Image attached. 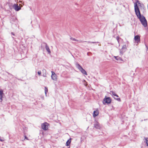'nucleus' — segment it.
Masks as SVG:
<instances>
[{"instance_id": "nucleus-1", "label": "nucleus", "mask_w": 148, "mask_h": 148, "mask_svg": "<svg viewBox=\"0 0 148 148\" xmlns=\"http://www.w3.org/2000/svg\"><path fill=\"white\" fill-rule=\"evenodd\" d=\"M134 10L136 14L140 20L141 24L145 27L147 26V22L145 17L141 15L138 7L137 3H134Z\"/></svg>"}, {"instance_id": "nucleus-2", "label": "nucleus", "mask_w": 148, "mask_h": 148, "mask_svg": "<svg viewBox=\"0 0 148 148\" xmlns=\"http://www.w3.org/2000/svg\"><path fill=\"white\" fill-rule=\"evenodd\" d=\"M76 67L82 73L85 75H87L86 71L78 63L76 64Z\"/></svg>"}, {"instance_id": "nucleus-3", "label": "nucleus", "mask_w": 148, "mask_h": 148, "mask_svg": "<svg viewBox=\"0 0 148 148\" xmlns=\"http://www.w3.org/2000/svg\"><path fill=\"white\" fill-rule=\"evenodd\" d=\"M20 6H19L17 4H14L12 6L13 8L16 11H18L20 10L21 9V7L22 5L21 4H19Z\"/></svg>"}, {"instance_id": "nucleus-4", "label": "nucleus", "mask_w": 148, "mask_h": 148, "mask_svg": "<svg viewBox=\"0 0 148 148\" xmlns=\"http://www.w3.org/2000/svg\"><path fill=\"white\" fill-rule=\"evenodd\" d=\"M127 48L126 45H123L121 49H119L120 55H122L123 53L126 51Z\"/></svg>"}, {"instance_id": "nucleus-5", "label": "nucleus", "mask_w": 148, "mask_h": 148, "mask_svg": "<svg viewBox=\"0 0 148 148\" xmlns=\"http://www.w3.org/2000/svg\"><path fill=\"white\" fill-rule=\"evenodd\" d=\"M49 125V124L48 123L45 122L41 125L42 128L44 130H47L48 129V126Z\"/></svg>"}, {"instance_id": "nucleus-6", "label": "nucleus", "mask_w": 148, "mask_h": 148, "mask_svg": "<svg viewBox=\"0 0 148 148\" xmlns=\"http://www.w3.org/2000/svg\"><path fill=\"white\" fill-rule=\"evenodd\" d=\"M52 75L51 77L52 79L54 81H56L57 80V75L53 71H51Z\"/></svg>"}, {"instance_id": "nucleus-7", "label": "nucleus", "mask_w": 148, "mask_h": 148, "mask_svg": "<svg viewBox=\"0 0 148 148\" xmlns=\"http://www.w3.org/2000/svg\"><path fill=\"white\" fill-rule=\"evenodd\" d=\"M134 39L135 41L137 43L140 42V37L138 35H136L135 36Z\"/></svg>"}, {"instance_id": "nucleus-8", "label": "nucleus", "mask_w": 148, "mask_h": 148, "mask_svg": "<svg viewBox=\"0 0 148 148\" xmlns=\"http://www.w3.org/2000/svg\"><path fill=\"white\" fill-rule=\"evenodd\" d=\"M94 127L96 129H99L101 128V126H100L99 123L96 122L94 124Z\"/></svg>"}, {"instance_id": "nucleus-9", "label": "nucleus", "mask_w": 148, "mask_h": 148, "mask_svg": "<svg viewBox=\"0 0 148 148\" xmlns=\"http://www.w3.org/2000/svg\"><path fill=\"white\" fill-rule=\"evenodd\" d=\"M103 101L106 103H110L111 102V100L110 97L105 98L103 99Z\"/></svg>"}, {"instance_id": "nucleus-10", "label": "nucleus", "mask_w": 148, "mask_h": 148, "mask_svg": "<svg viewBox=\"0 0 148 148\" xmlns=\"http://www.w3.org/2000/svg\"><path fill=\"white\" fill-rule=\"evenodd\" d=\"M114 57L115 59L117 60H118L119 63L122 62L123 61V60L120 57L118 56H114Z\"/></svg>"}, {"instance_id": "nucleus-11", "label": "nucleus", "mask_w": 148, "mask_h": 148, "mask_svg": "<svg viewBox=\"0 0 148 148\" xmlns=\"http://www.w3.org/2000/svg\"><path fill=\"white\" fill-rule=\"evenodd\" d=\"M99 113V112L98 110H96L95 111H94L93 115L94 117H95L97 116Z\"/></svg>"}, {"instance_id": "nucleus-12", "label": "nucleus", "mask_w": 148, "mask_h": 148, "mask_svg": "<svg viewBox=\"0 0 148 148\" xmlns=\"http://www.w3.org/2000/svg\"><path fill=\"white\" fill-rule=\"evenodd\" d=\"M3 91L1 89H0V99L1 101L2 100L3 95Z\"/></svg>"}, {"instance_id": "nucleus-13", "label": "nucleus", "mask_w": 148, "mask_h": 148, "mask_svg": "<svg viewBox=\"0 0 148 148\" xmlns=\"http://www.w3.org/2000/svg\"><path fill=\"white\" fill-rule=\"evenodd\" d=\"M45 48L47 51L48 52V53L50 54L51 53L50 50L49 49V47H48V46H47V44H46Z\"/></svg>"}, {"instance_id": "nucleus-14", "label": "nucleus", "mask_w": 148, "mask_h": 148, "mask_svg": "<svg viewBox=\"0 0 148 148\" xmlns=\"http://www.w3.org/2000/svg\"><path fill=\"white\" fill-rule=\"evenodd\" d=\"M110 93L113 96L117 97H119L117 95H116V93H115V92H114L112 91H110Z\"/></svg>"}, {"instance_id": "nucleus-15", "label": "nucleus", "mask_w": 148, "mask_h": 148, "mask_svg": "<svg viewBox=\"0 0 148 148\" xmlns=\"http://www.w3.org/2000/svg\"><path fill=\"white\" fill-rule=\"evenodd\" d=\"M71 142V138L69 139L66 142V145L67 146H69Z\"/></svg>"}, {"instance_id": "nucleus-16", "label": "nucleus", "mask_w": 148, "mask_h": 148, "mask_svg": "<svg viewBox=\"0 0 148 148\" xmlns=\"http://www.w3.org/2000/svg\"><path fill=\"white\" fill-rule=\"evenodd\" d=\"M42 71L43 72H45V73H44V74H43V75H42V76L44 77H46V70L45 69H43L42 70Z\"/></svg>"}, {"instance_id": "nucleus-17", "label": "nucleus", "mask_w": 148, "mask_h": 148, "mask_svg": "<svg viewBox=\"0 0 148 148\" xmlns=\"http://www.w3.org/2000/svg\"><path fill=\"white\" fill-rule=\"evenodd\" d=\"M45 93L46 95V96H47V93L48 92V89L46 87H45Z\"/></svg>"}, {"instance_id": "nucleus-18", "label": "nucleus", "mask_w": 148, "mask_h": 148, "mask_svg": "<svg viewBox=\"0 0 148 148\" xmlns=\"http://www.w3.org/2000/svg\"><path fill=\"white\" fill-rule=\"evenodd\" d=\"M116 39L118 43L119 44L120 40L121 39V38H119V36H117L116 37Z\"/></svg>"}, {"instance_id": "nucleus-19", "label": "nucleus", "mask_w": 148, "mask_h": 148, "mask_svg": "<svg viewBox=\"0 0 148 148\" xmlns=\"http://www.w3.org/2000/svg\"><path fill=\"white\" fill-rule=\"evenodd\" d=\"M87 42L88 43H98L99 42H91L90 41H88Z\"/></svg>"}, {"instance_id": "nucleus-20", "label": "nucleus", "mask_w": 148, "mask_h": 148, "mask_svg": "<svg viewBox=\"0 0 148 148\" xmlns=\"http://www.w3.org/2000/svg\"><path fill=\"white\" fill-rule=\"evenodd\" d=\"M145 139L146 141V143L147 144V146H148V140H147V138H145Z\"/></svg>"}, {"instance_id": "nucleus-21", "label": "nucleus", "mask_w": 148, "mask_h": 148, "mask_svg": "<svg viewBox=\"0 0 148 148\" xmlns=\"http://www.w3.org/2000/svg\"><path fill=\"white\" fill-rule=\"evenodd\" d=\"M38 73L39 75L40 76L41 75V72L40 71H39L38 72Z\"/></svg>"}, {"instance_id": "nucleus-22", "label": "nucleus", "mask_w": 148, "mask_h": 148, "mask_svg": "<svg viewBox=\"0 0 148 148\" xmlns=\"http://www.w3.org/2000/svg\"><path fill=\"white\" fill-rule=\"evenodd\" d=\"M71 39L72 40H73V41H78V40H76V39H75V38H71Z\"/></svg>"}, {"instance_id": "nucleus-23", "label": "nucleus", "mask_w": 148, "mask_h": 148, "mask_svg": "<svg viewBox=\"0 0 148 148\" xmlns=\"http://www.w3.org/2000/svg\"><path fill=\"white\" fill-rule=\"evenodd\" d=\"M4 140H3V139H2L1 138V137L0 136V141L1 142H3L4 141Z\"/></svg>"}, {"instance_id": "nucleus-24", "label": "nucleus", "mask_w": 148, "mask_h": 148, "mask_svg": "<svg viewBox=\"0 0 148 148\" xmlns=\"http://www.w3.org/2000/svg\"><path fill=\"white\" fill-rule=\"evenodd\" d=\"M25 139H27V140H28L27 138V137H26V136H25Z\"/></svg>"}, {"instance_id": "nucleus-25", "label": "nucleus", "mask_w": 148, "mask_h": 148, "mask_svg": "<svg viewBox=\"0 0 148 148\" xmlns=\"http://www.w3.org/2000/svg\"><path fill=\"white\" fill-rule=\"evenodd\" d=\"M117 99V100H120V98H118V99Z\"/></svg>"}, {"instance_id": "nucleus-26", "label": "nucleus", "mask_w": 148, "mask_h": 148, "mask_svg": "<svg viewBox=\"0 0 148 148\" xmlns=\"http://www.w3.org/2000/svg\"><path fill=\"white\" fill-rule=\"evenodd\" d=\"M19 2L22 3V1H19Z\"/></svg>"}, {"instance_id": "nucleus-27", "label": "nucleus", "mask_w": 148, "mask_h": 148, "mask_svg": "<svg viewBox=\"0 0 148 148\" xmlns=\"http://www.w3.org/2000/svg\"><path fill=\"white\" fill-rule=\"evenodd\" d=\"M11 34H12L14 35V34L12 33Z\"/></svg>"}, {"instance_id": "nucleus-28", "label": "nucleus", "mask_w": 148, "mask_h": 148, "mask_svg": "<svg viewBox=\"0 0 148 148\" xmlns=\"http://www.w3.org/2000/svg\"><path fill=\"white\" fill-rule=\"evenodd\" d=\"M82 42V41H79V42Z\"/></svg>"}]
</instances>
